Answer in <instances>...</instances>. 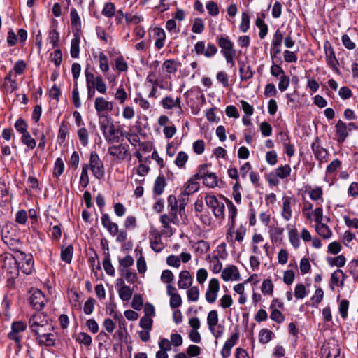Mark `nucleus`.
<instances>
[{
    "label": "nucleus",
    "mask_w": 358,
    "mask_h": 358,
    "mask_svg": "<svg viewBox=\"0 0 358 358\" xmlns=\"http://www.w3.org/2000/svg\"><path fill=\"white\" fill-rule=\"evenodd\" d=\"M13 259L18 271L20 270L26 275H30L34 270V261L31 253L20 252L16 254Z\"/></svg>",
    "instance_id": "nucleus-1"
},
{
    "label": "nucleus",
    "mask_w": 358,
    "mask_h": 358,
    "mask_svg": "<svg viewBox=\"0 0 358 358\" xmlns=\"http://www.w3.org/2000/svg\"><path fill=\"white\" fill-rule=\"evenodd\" d=\"M90 166L94 176L101 179L105 175L103 164L96 152H92L90 155Z\"/></svg>",
    "instance_id": "nucleus-2"
},
{
    "label": "nucleus",
    "mask_w": 358,
    "mask_h": 358,
    "mask_svg": "<svg viewBox=\"0 0 358 358\" xmlns=\"http://www.w3.org/2000/svg\"><path fill=\"white\" fill-rule=\"evenodd\" d=\"M94 108L99 118L101 119V116L108 115V113L113 110V103L103 96H99L94 100Z\"/></svg>",
    "instance_id": "nucleus-3"
},
{
    "label": "nucleus",
    "mask_w": 358,
    "mask_h": 358,
    "mask_svg": "<svg viewBox=\"0 0 358 358\" xmlns=\"http://www.w3.org/2000/svg\"><path fill=\"white\" fill-rule=\"evenodd\" d=\"M29 303L36 310H41L46 302V299L43 292L38 289H31Z\"/></svg>",
    "instance_id": "nucleus-4"
},
{
    "label": "nucleus",
    "mask_w": 358,
    "mask_h": 358,
    "mask_svg": "<svg viewBox=\"0 0 358 358\" xmlns=\"http://www.w3.org/2000/svg\"><path fill=\"white\" fill-rule=\"evenodd\" d=\"M217 43L221 48V53L224 57L236 55V50L234 48V43L228 36H220L217 37Z\"/></svg>",
    "instance_id": "nucleus-5"
},
{
    "label": "nucleus",
    "mask_w": 358,
    "mask_h": 358,
    "mask_svg": "<svg viewBox=\"0 0 358 358\" xmlns=\"http://www.w3.org/2000/svg\"><path fill=\"white\" fill-rule=\"evenodd\" d=\"M220 291V282L217 278H212L208 283V289L205 294L206 300L209 303L215 302L217 293Z\"/></svg>",
    "instance_id": "nucleus-6"
},
{
    "label": "nucleus",
    "mask_w": 358,
    "mask_h": 358,
    "mask_svg": "<svg viewBox=\"0 0 358 358\" xmlns=\"http://www.w3.org/2000/svg\"><path fill=\"white\" fill-rule=\"evenodd\" d=\"M281 215L285 221H289L292 217V205L296 203L292 196H284L282 197Z\"/></svg>",
    "instance_id": "nucleus-7"
},
{
    "label": "nucleus",
    "mask_w": 358,
    "mask_h": 358,
    "mask_svg": "<svg viewBox=\"0 0 358 358\" xmlns=\"http://www.w3.org/2000/svg\"><path fill=\"white\" fill-rule=\"evenodd\" d=\"M324 51H325L326 60H327L328 65L334 71L338 72V69L337 68V65L338 64V62L336 57L335 52H334L331 45L329 42L327 41L324 44Z\"/></svg>",
    "instance_id": "nucleus-8"
},
{
    "label": "nucleus",
    "mask_w": 358,
    "mask_h": 358,
    "mask_svg": "<svg viewBox=\"0 0 358 358\" xmlns=\"http://www.w3.org/2000/svg\"><path fill=\"white\" fill-rule=\"evenodd\" d=\"M346 275L341 269H336L331 275L329 287L330 289L334 291V287L337 286L341 288L344 287V282L346 278Z\"/></svg>",
    "instance_id": "nucleus-9"
},
{
    "label": "nucleus",
    "mask_w": 358,
    "mask_h": 358,
    "mask_svg": "<svg viewBox=\"0 0 358 358\" xmlns=\"http://www.w3.org/2000/svg\"><path fill=\"white\" fill-rule=\"evenodd\" d=\"M26 328L27 324L24 322L17 321L13 322L11 326L12 331L8 334V338L19 343L21 341V336L18 335V333L24 331Z\"/></svg>",
    "instance_id": "nucleus-10"
},
{
    "label": "nucleus",
    "mask_w": 358,
    "mask_h": 358,
    "mask_svg": "<svg viewBox=\"0 0 358 358\" xmlns=\"http://www.w3.org/2000/svg\"><path fill=\"white\" fill-rule=\"evenodd\" d=\"M239 338L238 333L236 332L233 334L231 337L225 342L222 351L221 355L223 358H227L230 356L231 350L236 343Z\"/></svg>",
    "instance_id": "nucleus-11"
},
{
    "label": "nucleus",
    "mask_w": 358,
    "mask_h": 358,
    "mask_svg": "<svg viewBox=\"0 0 358 358\" xmlns=\"http://www.w3.org/2000/svg\"><path fill=\"white\" fill-rule=\"evenodd\" d=\"M127 145L122 143L118 145H112L109 147L108 150V152L110 155L119 159H124L127 156Z\"/></svg>",
    "instance_id": "nucleus-12"
},
{
    "label": "nucleus",
    "mask_w": 358,
    "mask_h": 358,
    "mask_svg": "<svg viewBox=\"0 0 358 358\" xmlns=\"http://www.w3.org/2000/svg\"><path fill=\"white\" fill-rule=\"evenodd\" d=\"M101 223L112 236H115L118 233V225L111 221L108 214H103L101 216Z\"/></svg>",
    "instance_id": "nucleus-13"
},
{
    "label": "nucleus",
    "mask_w": 358,
    "mask_h": 358,
    "mask_svg": "<svg viewBox=\"0 0 358 358\" xmlns=\"http://www.w3.org/2000/svg\"><path fill=\"white\" fill-rule=\"evenodd\" d=\"M312 150L315 157L319 160L320 164L327 162L328 151L315 143H312Z\"/></svg>",
    "instance_id": "nucleus-14"
},
{
    "label": "nucleus",
    "mask_w": 358,
    "mask_h": 358,
    "mask_svg": "<svg viewBox=\"0 0 358 358\" xmlns=\"http://www.w3.org/2000/svg\"><path fill=\"white\" fill-rule=\"evenodd\" d=\"M222 278L224 281L238 280L240 275L238 268L235 266L225 268L221 274Z\"/></svg>",
    "instance_id": "nucleus-15"
},
{
    "label": "nucleus",
    "mask_w": 358,
    "mask_h": 358,
    "mask_svg": "<svg viewBox=\"0 0 358 358\" xmlns=\"http://www.w3.org/2000/svg\"><path fill=\"white\" fill-rule=\"evenodd\" d=\"M153 36L155 38V47L157 50L162 49L165 45L166 33L162 28L155 27L153 29Z\"/></svg>",
    "instance_id": "nucleus-16"
},
{
    "label": "nucleus",
    "mask_w": 358,
    "mask_h": 358,
    "mask_svg": "<svg viewBox=\"0 0 358 358\" xmlns=\"http://www.w3.org/2000/svg\"><path fill=\"white\" fill-rule=\"evenodd\" d=\"M337 141L343 143L348 136L347 124L342 120H338L335 126Z\"/></svg>",
    "instance_id": "nucleus-17"
},
{
    "label": "nucleus",
    "mask_w": 358,
    "mask_h": 358,
    "mask_svg": "<svg viewBox=\"0 0 358 358\" xmlns=\"http://www.w3.org/2000/svg\"><path fill=\"white\" fill-rule=\"evenodd\" d=\"M192 284V278L188 271H182L179 275L178 282L180 289H187Z\"/></svg>",
    "instance_id": "nucleus-18"
},
{
    "label": "nucleus",
    "mask_w": 358,
    "mask_h": 358,
    "mask_svg": "<svg viewBox=\"0 0 358 358\" xmlns=\"http://www.w3.org/2000/svg\"><path fill=\"white\" fill-rule=\"evenodd\" d=\"M119 133L120 130L115 129L114 124L110 123L108 132L106 131L103 135L108 143H114L120 141Z\"/></svg>",
    "instance_id": "nucleus-19"
},
{
    "label": "nucleus",
    "mask_w": 358,
    "mask_h": 358,
    "mask_svg": "<svg viewBox=\"0 0 358 358\" xmlns=\"http://www.w3.org/2000/svg\"><path fill=\"white\" fill-rule=\"evenodd\" d=\"M3 242L8 247L15 252V255L20 252H23L21 250L22 248V243L19 238H12L7 236L3 238Z\"/></svg>",
    "instance_id": "nucleus-20"
},
{
    "label": "nucleus",
    "mask_w": 358,
    "mask_h": 358,
    "mask_svg": "<svg viewBox=\"0 0 358 358\" xmlns=\"http://www.w3.org/2000/svg\"><path fill=\"white\" fill-rule=\"evenodd\" d=\"M180 103L181 101L180 97H177L176 99H174L171 96H166L162 101V104L164 108L171 109L173 108H177L180 111H182Z\"/></svg>",
    "instance_id": "nucleus-21"
},
{
    "label": "nucleus",
    "mask_w": 358,
    "mask_h": 358,
    "mask_svg": "<svg viewBox=\"0 0 358 358\" xmlns=\"http://www.w3.org/2000/svg\"><path fill=\"white\" fill-rule=\"evenodd\" d=\"M45 323L50 322L48 321L46 315H44L43 313L34 314L29 320V325L30 328L40 327L41 324Z\"/></svg>",
    "instance_id": "nucleus-22"
},
{
    "label": "nucleus",
    "mask_w": 358,
    "mask_h": 358,
    "mask_svg": "<svg viewBox=\"0 0 358 358\" xmlns=\"http://www.w3.org/2000/svg\"><path fill=\"white\" fill-rule=\"evenodd\" d=\"M31 331L35 334L39 338H43L45 334L50 331H53V327L51 323H45L41 324L40 327H36L34 328H30Z\"/></svg>",
    "instance_id": "nucleus-23"
},
{
    "label": "nucleus",
    "mask_w": 358,
    "mask_h": 358,
    "mask_svg": "<svg viewBox=\"0 0 358 358\" xmlns=\"http://www.w3.org/2000/svg\"><path fill=\"white\" fill-rule=\"evenodd\" d=\"M196 180H197V179H194L193 176L187 180L185 188L182 192L185 196H189L199 189L200 185Z\"/></svg>",
    "instance_id": "nucleus-24"
},
{
    "label": "nucleus",
    "mask_w": 358,
    "mask_h": 358,
    "mask_svg": "<svg viewBox=\"0 0 358 358\" xmlns=\"http://www.w3.org/2000/svg\"><path fill=\"white\" fill-rule=\"evenodd\" d=\"M168 207L170 208L169 214L173 217H177V214L179 213V205L175 196L170 195L168 197Z\"/></svg>",
    "instance_id": "nucleus-25"
},
{
    "label": "nucleus",
    "mask_w": 358,
    "mask_h": 358,
    "mask_svg": "<svg viewBox=\"0 0 358 358\" xmlns=\"http://www.w3.org/2000/svg\"><path fill=\"white\" fill-rule=\"evenodd\" d=\"M166 185L165 178L163 176H159L154 183L153 192L157 195H161Z\"/></svg>",
    "instance_id": "nucleus-26"
},
{
    "label": "nucleus",
    "mask_w": 358,
    "mask_h": 358,
    "mask_svg": "<svg viewBox=\"0 0 358 358\" xmlns=\"http://www.w3.org/2000/svg\"><path fill=\"white\" fill-rule=\"evenodd\" d=\"M315 230L319 236L325 239L329 238L332 235V232L329 227L322 222L317 223Z\"/></svg>",
    "instance_id": "nucleus-27"
},
{
    "label": "nucleus",
    "mask_w": 358,
    "mask_h": 358,
    "mask_svg": "<svg viewBox=\"0 0 358 358\" xmlns=\"http://www.w3.org/2000/svg\"><path fill=\"white\" fill-rule=\"evenodd\" d=\"M218 323L217 312L215 310H210L207 317V324L212 334H214V327Z\"/></svg>",
    "instance_id": "nucleus-28"
},
{
    "label": "nucleus",
    "mask_w": 358,
    "mask_h": 358,
    "mask_svg": "<svg viewBox=\"0 0 358 358\" xmlns=\"http://www.w3.org/2000/svg\"><path fill=\"white\" fill-rule=\"evenodd\" d=\"M150 247L156 252H159L164 249L160 234H156L150 238Z\"/></svg>",
    "instance_id": "nucleus-29"
},
{
    "label": "nucleus",
    "mask_w": 358,
    "mask_h": 358,
    "mask_svg": "<svg viewBox=\"0 0 358 358\" xmlns=\"http://www.w3.org/2000/svg\"><path fill=\"white\" fill-rule=\"evenodd\" d=\"M240 78L241 80H247L252 78L253 71L251 67L245 64H242L239 68Z\"/></svg>",
    "instance_id": "nucleus-30"
},
{
    "label": "nucleus",
    "mask_w": 358,
    "mask_h": 358,
    "mask_svg": "<svg viewBox=\"0 0 358 358\" xmlns=\"http://www.w3.org/2000/svg\"><path fill=\"white\" fill-rule=\"evenodd\" d=\"M327 261L329 266L340 268L345 265L346 259L344 255H340L336 257H328Z\"/></svg>",
    "instance_id": "nucleus-31"
},
{
    "label": "nucleus",
    "mask_w": 358,
    "mask_h": 358,
    "mask_svg": "<svg viewBox=\"0 0 358 358\" xmlns=\"http://www.w3.org/2000/svg\"><path fill=\"white\" fill-rule=\"evenodd\" d=\"M226 202L228 207L229 211V221L231 227H234L235 223V217L237 215V208L234 203L229 199H226Z\"/></svg>",
    "instance_id": "nucleus-32"
},
{
    "label": "nucleus",
    "mask_w": 358,
    "mask_h": 358,
    "mask_svg": "<svg viewBox=\"0 0 358 358\" xmlns=\"http://www.w3.org/2000/svg\"><path fill=\"white\" fill-rule=\"evenodd\" d=\"M203 183L209 188H214L218 185L217 176L214 173H210L203 179Z\"/></svg>",
    "instance_id": "nucleus-33"
},
{
    "label": "nucleus",
    "mask_w": 358,
    "mask_h": 358,
    "mask_svg": "<svg viewBox=\"0 0 358 358\" xmlns=\"http://www.w3.org/2000/svg\"><path fill=\"white\" fill-rule=\"evenodd\" d=\"M73 248L71 245L62 248L61 250V259L66 263L69 264L71 262Z\"/></svg>",
    "instance_id": "nucleus-34"
},
{
    "label": "nucleus",
    "mask_w": 358,
    "mask_h": 358,
    "mask_svg": "<svg viewBox=\"0 0 358 358\" xmlns=\"http://www.w3.org/2000/svg\"><path fill=\"white\" fill-rule=\"evenodd\" d=\"M208 166L209 165L208 164L199 165L197 169V172L192 176L193 178L197 180L203 179L205 177L209 175L211 172H209L208 170Z\"/></svg>",
    "instance_id": "nucleus-35"
},
{
    "label": "nucleus",
    "mask_w": 358,
    "mask_h": 358,
    "mask_svg": "<svg viewBox=\"0 0 358 358\" xmlns=\"http://www.w3.org/2000/svg\"><path fill=\"white\" fill-rule=\"evenodd\" d=\"M256 26L259 28V36L261 39L265 38V36L268 34V26L265 24L264 20L262 18L257 17L255 21Z\"/></svg>",
    "instance_id": "nucleus-36"
},
{
    "label": "nucleus",
    "mask_w": 358,
    "mask_h": 358,
    "mask_svg": "<svg viewBox=\"0 0 358 358\" xmlns=\"http://www.w3.org/2000/svg\"><path fill=\"white\" fill-rule=\"evenodd\" d=\"M273 333L268 329H262L259 334V341L262 344L268 343L272 338Z\"/></svg>",
    "instance_id": "nucleus-37"
},
{
    "label": "nucleus",
    "mask_w": 358,
    "mask_h": 358,
    "mask_svg": "<svg viewBox=\"0 0 358 358\" xmlns=\"http://www.w3.org/2000/svg\"><path fill=\"white\" fill-rule=\"evenodd\" d=\"M55 336L52 331H50L45 334L43 338H38V343L41 345H44L48 347L53 346L55 345Z\"/></svg>",
    "instance_id": "nucleus-38"
},
{
    "label": "nucleus",
    "mask_w": 358,
    "mask_h": 358,
    "mask_svg": "<svg viewBox=\"0 0 358 358\" xmlns=\"http://www.w3.org/2000/svg\"><path fill=\"white\" fill-rule=\"evenodd\" d=\"M70 17L72 27L76 30H79L81 27V22L78 12L73 8L71 10Z\"/></svg>",
    "instance_id": "nucleus-39"
},
{
    "label": "nucleus",
    "mask_w": 358,
    "mask_h": 358,
    "mask_svg": "<svg viewBox=\"0 0 358 358\" xmlns=\"http://www.w3.org/2000/svg\"><path fill=\"white\" fill-rule=\"evenodd\" d=\"M93 87L101 94H105L106 92L107 85L99 75L96 76Z\"/></svg>",
    "instance_id": "nucleus-40"
},
{
    "label": "nucleus",
    "mask_w": 358,
    "mask_h": 358,
    "mask_svg": "<svg viewBox=\"0 0 358 358\" xmlns=\"http://www.w3.org/2000/svg\"><path fill=\"white\" fill-rule=\"evenodd\" d=\"M323 191L320 187H317L311 189L309 192L310 199L313 201H317V203L323 202L322 198Z\"/></svg>",
    "instance_id": "nucleus-41"
},
{
    "label": "nucleus",
    "mask_w": 358,
    "mask_h": 358,
    "mask_svg": "<svg viewBox=\"0 0 358 358\" xmlns=\"http://www.w3.org/2000/svg\"><path fill=\"white\" fill-rule=\"evenodd\" d=\"M119 296L122 301H129L132 296V291L127 285H122L118 291Z\"/></svg>",
    "instance_id": "nucleus-42"
},
{
    "label": "nucleus",
    "mask_w": 358,
    "mask_h": 358,
    "mask_svg": "<svg viewBox=\"0 0 358 358\" xmlns=\"http://www.w3.org/2000/svg\"><path fill=\"white\" fill-rule=\"evenodd\" d=\"M99 68L103 73H106L109 71V64L107 56L103 52H101L99 54Z\"/></svg>",
    "instance_id": "nucleus-43"
},
{
    "label": "nucleus",
    "mask_w": 358,
    "mask_h": 358,
    "mask_svg": "<svg viewBox=\"0 0 358 358\" xmlns=\"http://www.w3.org/2000/svg\"><path fill=\"white\" fill-rule=\"evenodd\" d=\"M163 67L168 73H175L178 70V64L173 59H167L164 62Z\"/></svg>",
    "instance_id": "nucleus-44"
},
{
    "label": "nucleus",
    "mask_w": 358,
    "mask_h": 358,
    "mask_svg": "<svg viewBox=\"0 0 358 358\" xmlns=\"http://www.w3.org/2000/svg\"><path fill=\"white\" fill-rule=\"evenodd\" d=\"M79 141L83 146H87L89 143V132L87 129L83 127L78 131Z\"/></svg>",
    "instance_id": "nucleus-45"
},
{
    "label": "nucleus",
    "mask_w": 358,
    "mask_h": 358,
    "mask_svg": "<svg viewBox=\"0 0 358 358\" xmlns=\"http://www.w3.org/2000/svg\"><path fill=\"white\" fill-rule=\"evenodd\" d=\"M80 39L78 37H75L71 40V56L73 58H77L79 56L80 48H79Z\"/></svg>",
    "instance_id": "nucleus-46"
},
{
    "label": "nucleus",
    "mask_w": 358,
    "mask_h": 358,
    "mask_svg": "<svg viewBox=\"0 0 358 358\" xmlns=\"http://www.w3.org/2000/svg\"><path fill=\"white\" fill-rule=\"evenodd\" d=\"M115 6L113 3L108 2L104 5L101 14L107 17L111 18L115 15Z\"/></svg>",
    "instance_id": "nucleus-47"
},
{
    "label": "nucleus",
    "mask_w": 358,
    "mask_h": 358,
    "mask_svg": "<svg viewBox=\"0 0 358 358\" xmlns=\"http://www.w3.org/2000/svg\"><path fill=\"white\" fill-rule=\"evenodd\" d=\"M250 28V15L248 13L243 12L241 15V22L239 26L240 30L245 33Z\"/></svg>",
    "instance_id": "nucleus-48"
},
{
    "label": "nucleus",
    "mask_w": 358,
    "mask_h": 358,
    "mask_svg": "<svg viewBox=\"0 0 358 358\" xmlns=\"http://www.w3.org/2000/svg\"><path fill=\"white\" fill-rule=\"evenodd\" d=\"M125 20L127 24H137L143 20V17L137 13H125Z\"/></svg>",
    "instance_id": "nucleus-49"
},
{
    "label": "nucleus",
    "mask_w": 358,
    "mask_h": 358,
    "mask_svg": "<svg viewBox=\"0 0 358 358\" xmlns=\"http://www.w3.org/2000/svg\"><path fill=\"white\" fill-rule=\"evenodd\" d=\"M275 173L277 174L278 178L284 179L290 175L291 167L287 164L282 166H279L275 169Z\"/></svg>",
    "instance_id": "nucleus-50"
},
{
    "label": "nucleus",
    "mask_w": 358,
    "mask_h": 358,
    "mask_svg": "<svg viewBox=\"0 0 358 358\" xmlns=\"http://www.w3.org/2000/svg\"><path fill=\"white\" fill-rule=\"evenodd\" d=\"M64 171V164L61 158H57L54 164L53 176L58 178Z\"/></svg>",
    "instance_id": "nucleus-51"
},
{
    "label": "nucleus",
    "mask_w": 358,
    "mask_h": 358,
    "mask_svg": "<svg viewBox=\"0 0 358 358\" xmlns=\"http://www.w3.org/2000/svg\"><path fill=\"white\" fill-rule=\"evenodd\" d=\"M21 141L30 149H34L36 145V141L31 136L29 132L22 135Z\"/></svg>",
    "instance_id": "nucleus-52"
},
{
    "label": "nucleus",
    "mask_w": 358,
    "mask_h": 358,
    "mask_svg": "<svg viewBox=\"0 0 358 358\" xmlns=\"http://www.w3.org/2000/svg\"><path fill=\"white\" fill-rule=\"evenodd\" d=\"M103 266L108 275L111 276L115 275V268L111 264L110 255L108 254L105 257L103 261Z\"/></svg>",
    "instance_id": "nucleus-53"
},
{
    "label": "nucleus",
    "mask_w": 358,
    "mask_h": 358,
    "mask_svg": "<svg viewBox=\"0 0 358 358\" xmlns=\"http://www.w3.org/2000/svg\"><path fill=\"white\" fill-rule=\"evenodd\" d=\"M324 296V292L322 289L317 288L315 294L311 297L312 306L317 308L318 304L322 301Z\"/></svg>",
    "instance_id": "nucleus-54"
},
{
    "label": "nucleus",
    "mask_w": 358,
    "mask_h": 358,
    "mask_svg": "<svg viewBox=\"0 0 358 358\" xmlns=\"http://www.w3.org/2000/svg\"><path fill=\"white\" fill-rule=\"evenodd\" d=\"M120 275L124 278L128 282L134 283L136 280V273L131 272L129 269H119Z\"/></svg>",
    "instance_id": "nucleus-55"
},
{
    "label": "nucleus",
    "mask_w": 358,
    "mask_h": 358,
    "mask_svg": "<svg viewBox=\"0 0 358 358\" xmlns=\"http://www.w3.org/2000/svg\"><path fill=\"white\" fill-rule=\"evenodd\" d=\"M224 203L220 201L212 211L215 217L218 219H223L224 217Z\"/></svg>",
    "instance_id": "nucleus-56"
},
{
    "label": "nucleus",
    "mask_w": 358,
    "mask_h": 358,
    "mask_svg": "<svg viewBox=\"0 0 358 358\" xmlns=\"http://www.w3.org/2000/svg\"><path fill=\"white\" fill-rule=\"evenodd\" d=\"M205 28L203 20L201 18H196L193 22L192 31L195 34H201Z\"/></svg>",
    "instance_id": "nucleus-57"
},
{
    "label": "nucleus",
    "mask_w": 358,
    "mask_h": 358,
    "mask_svg": "<svg viewBox=\"0 0 358 358\" xmlns=\"http://www.w3.org/2000/svg\"><path fill=\"white\" fill-rule=\"evenodd\" d=\"M48 39L52 43L53 48L57 47L59 39V32L55 28H52L49 31Z\"/></svg>",
    "instance_id": "nucleus-58"
},
{
    "label": "nucleus",
    "mask_w": 358,
    "mask_h": 358,
    "mask_svg": "<svg viewBox=\"0 0 358 358\" xmlns=\"http://www.w3.org/2000/svg\"><path fill=\"white\" fill-rule=\"evenodd\" d=\"M134 259L131 255H127L124 258L119 259V269H127L129 266L133 265Z\"/></svg>",
    "instance_id": "nucleus-59"
},
{
    "label": "nucleus",
    "mask_w": 358,
    "mask_h": 358,
    "mask_svg": "<svg viewBox=\"0 0 358 358\" xmlns=\"http://www.w3.org/2000/svg\"><path fill=\"white\" fill-rule=\"evenodd\" d=\"M115 99L117 101H118V102L120 104H123L126 101V100L127 99V94L126 91L122 86H120L117 88V90L115 92Z\"/></svg>",
    "instance_id": "nucleus-60"
},
{
    "label": "nucleus",
    "mask_w": 358,
    "mask_h": 358,
    "mask_svg": "<svg viewBox=\"0 0 358 358\" xmlns=\"http://www.w3.org/2000/svg\"><path fill=\"white\" fill-rule=\"evenodd\" d=\"M188 159V155L183 151L178 152L176 159L175 164L179 168H182L185 166V163Z\"/></svg>",
    "instance_id": "nucleus-61"
},
{
    "label": "nucleus",
    "mask_w": 358,
    "mask_h": 358,
    "mask_svg": "<svg viewBox=\"0 0 358 358\" xmlns=\"http://www.w3.org/2000/svg\"><path fill=\"white\" fill-rule=\"evenodd\" d=\"M115 68L120 72H125L128 69V64L122 56H120L115 59Z\"/></svg>",
    "instance_id": "nucleus-62"
},
{
    "label": "nucleus",
    "mask_w": 358,
    "mask_h": 358,
    "mask_svg": "<svg viewBox=\"0 0 358 358\" xmlns=\"http://www.w3.org/2000/svg\"><path fill=\"white\" fill-rule=\"evenodd\" d=\"M189 301H196L199 297V289L196 286L191 287L187 292Z\"/></svg>",
    "instance_id": "nucleus-63"
},
{
    "label": "nucleus",
    "mask_w": 358,
    "mask_h": 358,
    "mask_svg": "<svg viewBox=\"0 0 358 358\" xmlns=\"http://www.w3.org/2000/svg\"><path fill=\"white\" fill-rule=\"evenodd\" d=\"M15 128L18 132L22 134V135L28 132V125L26 123V122L22 118H19L18 120H17V121L15 123Z\"/></svg>",
    "instance_id": "nucleus-64"
}]
</instances>
